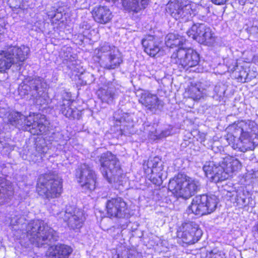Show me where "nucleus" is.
I'll return each mask as SVG.
<instances>
[{
  "instance_id": "obj_1",
  "label": "nucleus",
  "mask_w": 258,
  "mask_h": 258,
  "mask_svg": "<svg viewBox=\"0 0 258 258\" xmlns=\"http://www.w3.org/2000/svg\"><path fill=\"white\" fill-rule=\"evenodd\" d=\"M226 140L234 149L245 152L254 149L253 140L258 137V124L252 120H241L226 128Z\"/></svg>"
},
{
  "instance_id": "obj_2",
  "label": "nucleus",
  "mask_w": 258,
  "mask_h": 258,
  "mask_svg": "<svg viewBox=\"0 0 258 258\" xmlns=\"http://www.w3.org/2000/svg\"><path fill=\"white\" fill-rule=\"evenodd\" d=\"M22 229H15L14 235L17 239H28L37 246H40L47 241L56 240V232L44 221L35 220L31 221L27 225H21Z\"/></svg>"
},
{
  "instance_id": "obj_3",
  "label": "nucleus",
  "mask_w": 258,
  "mask_h": 258,
  "mask_svg": "<svg viewBox=\"0 0 258 258\" xmlns=\"http://www.w3.org/2000/svg\"><path fill=\"white\" fill-rule=\"evenodd\" d=\"M200 186L198 180L181 174L170 180L168 189L175 197L187 199L197 192Z\"/></svg>"
},
{
  "instance_id": "obj_4",
  "label": "nucleus",
  "mask_w": 258,
  "mask_h": 258,
  "mask_svg": "<svg viewBox=\"0 0 258 258\" xmlns=\"http://www.w3.org/2000/svg\"><path fill=\"white\" fill-rule=\"evenodd\" d=\"M171 61L176 66L179 71H187L199 65L200 56L192 48L180 47L171 54Z\"/></svg>"
},
{
  "instance_id": "obj_5",
  "label": "nucleus",
  "mask_w": 258,
  "mask_h": 258,
  "mask_svg": "<svg viewBox=\"0 0 258 258\" xmlns=\"http://www.w3.org/2000/svg\"><path fill=\"white\" fill-rule=\"evenodd\" d=\"M61 178L54 174H45L40 176L36 189L40 196L47 199L57 198L62 191Z\"/></svg>"
},
{
  "instance_id": "obj_6",
  "label": "nucleus",
  "mask_w": 258,
  "mask_h": 258,
  "mask_svg": "<svg viewBox=\"0 0 258 258\" xmlns=\"http://www.w3.org/2000/svg\"><path fill=\"white\" fill-rule=\"evenodd\" d=\"M27 59L26 53L20 47L7 45L0 50V73H5L15 63L23 64Z\"/></svg>"
},
{
  "instance_id": "obj_7",
  "label": "nucleus",
  "mask_w": 258,
  "mask_h": 258,
  "mask_svg": "<svg viewBox=\"0 0 258 258\" xmlns=\"http://www.w3.org/2000/svg\"><path fill=\"white\" fill-rule=\"evenodd\" d=\"M99 160L100 171L103 177L110 183L117 181L122 174V170L116 156L107 152L101 155Z\"/></svg>"
},
{
  "instance_id": "obj_8",
  "label": "nucleus",
  "mask_w": 258,
  "mask_h": 258,
  "mask_svg": "<svg viewBox=\"0 0 258 258\" xmlns=\"http://www.w3.org/2000/svg\"><path fill=\"white\" fill-rule=\"evenodd\" d=\"M217 203L218 199L215 195L196 196L189 206L188 212L199 216L210 214L215 210Z\"/></svg>"
},
{
  "instance_id": "obj_9",
  "label": "nucleus",
  "mask_w": 258,
  "mask_h": 258,
  "mask_svg": "<svg viewBox=\"0 0 258 258\" xmlns=\"http://www.w3.org/2000/svg\"><path fill=\"white\" fill-rule=\"evenodd\" d=\"M17 119L12 121L10 118V122L13 125L17 126L20 123L22 119H24V124L28 126H32L30 129V132L33 134H42L48 130V122L45 119L43 114H29L28 116L24 118L22 114H17Z\"/></svg>"
},
{
  "instance_id": "obj_10",
  "label": "nucleus",
  "mask_w": 258,
  "mask_h": 258,
  "mask_svg": "<svg viewBox=\"0 0 258 258\" xmlns=\"http://www.w3.org/2000/svg\"><path fill=\"white\" fill-rule=\"evenodd\" d=\"M106 214L110 218L127 220L131 210L127 203L121 198H112L106 204Z\"/></svg>"
},
{
  "instance_id": "obj_11",
  "label": "nucleus",
  "mask_w": 258,
  "mask_h": 258,
  "mask_svg": "<svg viewBox=\"0 0 258 258\" xmlns=\"http://www.w3.org/2000/svg\"><path fill=\"white\" fill-rule=\"evenodd\" d=\"M166 10L176 20L188 18L194 15L195 10L191 2L182 0L170 1L167 4Z\"/></svg>"
},
{
  "instance_id": "obj_12",
  "label": "nucleus",
  "mask_w": 258,
  "mask_h": 258,
  "mask_svg": "<svg viewBox=\"0 0 258 258\" xmlns=\"http://www.w3.org/2000/svg\"><path fill=\"white\" fill-rule=\"evenodd\" d=\"M76 177L77 182L82 189L86 191L95 189L96 184V175L88 165L84 164L76 171Z\"/></svg>"
},
{
  "instance_id": "obj_13",
  "label": "nucleus",
  "mask_w": 258,
  "mask_h": 258,
  "mask_svg": "<svg viewBox=\"0 0 258 258\" xmlns=\"http://www.w3.org/2000/svg\"><path fill=\"white\" fill-rule=\"evenodd\" d=\"M104 53H107L108 55L109 63L105 66V69L107 70L117 68L123 62L120 53L114 46H103L100 47L97 51V58L101 59Z\"/></svg>"
},
{
  "instance_id": "obj_14",
  "label": "nucleus",
  "mask_w": 258,
  "mask_h": 258,
  "mask_svg": "<svg viewBox=\"0 0 258 258\" xmlns=\"http://www.w3.org/2000/svg\"><path fill=\"white\" fill-rule=\"evenodd\" d=\"M143 167L145 173L153 183L160 184L162 182L163 168L158 158L149 159Z\"/></svg>"
},
{
  "instance_id": "obj_15",
  "label": "nucleus",
  "mask_w": 258,
  "mask_h": 258,
  "mask_svg": "<svg viewBox=\"0 0 258 258\" xmlns=\"http://www.w3.org/2000/svg\"><path fill=\"white\" fill-rule=\"evenodd\" d=\"M90 13L93 20L99 25H104L111 23L114 17L109 7L105 5L95 6Z\"/></svg>"
},
{
  "instance_id": "obj_16",
  "label": "nucleus",
  "mask_w": 258,
  "mask_h": 258,
  "mask_svg": "<svg viewBox=\"0 0 258 258\" xmlns=\"http://www.w3.org/2000/svg\"><path fill=\"white\" fill-rule=\"evenodd\" d=\"M222 168L220 177H216L217 180H225L239 171L241 167V164L236 158L232 156H226L220 161Z\"/></svg>"
},
{
  "instance_id": "obj_17",
  "label": "nucleus",
  "mask_w": 258,
  "mask_h": 258,
  "mask_svg": "<svg viewBox=\"0 0 258 258\" xmlns=\"http://www.w3.org/2000/svg\"><path fill=\"white\" fill-rule=\"evenodd\" d=\"M187 34L199 43L205 45L210 43L213 38V33L210 28L202 24L193 25L187 31Z\"/></svg>"
},
{
  "instance_id": "obj_18",
  "label": "nucleus",
  "mask_w": 258,
  "mask_h": 258,
  "mask_svg": "<svg viewBox=\"0 0 258 258\" xmlns=\"http://www.w3.org/2000/svg\"><path fill=\"white\" fill-rule=\"evenodd\" d=\"M138 101L143 106L151 111H156L164 105L157 94L152 93L149 90H144L140 94Z\"/></svg>"
},
{
  "instance_id": "obj_19",
  "label": "nucleus",
  "mask_w": 258,
  "mask_h": 258,
  "mask_svg": "<svg viewBox=\"0 0 258 258\" xmlns=\"http://www.w3.org/2000/svg\"><path fill=\"white\" fill-rule=\"evenodd\" d=\"M181 237L183 242L193 244L197 242L202 235V231L195 222L186 223L183 225Z\"/></svg>"
},
{
  "instance_id": "obj_20",
  "label": "nucleus",
  "mask_w": 258,
  "mask_h": 258,
  "mask_svg": "<svg viewBox=\"0 0 258 258\" xmlns=\"http://www.w3.org/2000/svg\"><path fill=\"white\" fill-rule=\"evenodd\" d=\"M64 214L65 220H68L69 227L72 229H80L86 220L84 211L78 208H74L72 211L68 209L65 212H60V214Z\"/></svg>"
},
{
  "instance_id": "obj_21",
  "label": "nucleus",
  "mask_w": 258,
  "mask_h": 258,
  "mask_svg": "<svg viewBox=\"0 0 258 258\" xmlns=\"http://www.w3.org/2000/svg\"><path fill=\"white\" fill-rule=\"evenodd\" d=\"M144 52L149 56L155 57L163 51L158 39L154 35H147L141 40Z\"/></svg>"
},
{
  "instance_id": "obj_22",
  "label": "nucleus",
  "mask_w": 258,
  "mask_h": 258,
  "mask_svg": "<svg viewBox=\"0 0 258 258\" xmlns=\"http://www.w3.org/2000/svg\"><path fill=\"white\" fill-rule=\"evenodd\" d=\"M146 126L145 130L148 133L149 138L153 140L166 137L171 134V127L170 125L167 128H163L161 125L156 123Z\"/></svg>"
},
{
  "instance_id": "obj_23",
  "label": "nucleus",
  "mask_w": 258,
  "mask_h": 258,
  "mask_svg": "<svg viewBox=\"0 0 258 258\" xmlns=\"http://www.w3.org/2000/svg\"><path fill=\"white\" fill-rule=\"evenodd\" d=\"M203 168L206 176L211 178L212 181L218 182L222 181L216 179V177H220L221 174L222 168L220 166V162L218 163L213 161L207 162Z\"/></svg>"
},
{
  "instance_id": "obj_24",
  "label": "nucleus",
  "mask_w": 258,
  "mask_h": 258,
  "mask_svg": "<svg viewBox=\"0 0 258 258\" xmlns=\"http://www.w3.org/2000/svg\"><path fill=\"white\" fill-rule=\"evenodd\" d=\"M72 251L70 246L63 244H58L49 248L48 257V258H68Z\"/></svg>"
},
{
  "instance_id": "obj_25",
  "label": "nucleus",
  "mask_w": 258,
  "mask_h": 258,
  "mask_svg": "<svg viewBox=\"0 0 258 258\" xmlns=\"http://www.w3.org/2000/svg\"><path fill=\"white\" fill-rule=\"evenodd\" d=\"M150 0H123V8L129 12L137 13L146 8Z\"/></svg>"
},
{
  "instance_id": "obj_26",
  "label": "nucleus",
  "mask_w": 258,
  "mask_h": 258,
  "mask_svg": "<svg viewBox=\"0 0 258 258\" xmlns=\"http://www.w3.org/2000/svg\"><path fill=\"white\" fill-rule=\"evenodd\" d=\"M13 194L14 189L11 183L4 178H0V204L8 203Z\"/></svg>"
},
{
  "instance_id": "obj_27",
  "label": "nucleus",
  "mask_w": 258,
  "mask_h": 258,
  "mask_svg": "<svg viewBox=\"0 0 258 258\" xmlns=\"http://www.w3.org/2000/svg\"><path fill=\"white\" fill-rule=\"evenodd\" d=\"M186 43V39L178 34L170 33L167 35L166 45L170 48L178 46L183 47Z\"/></svg>"
},
{
  "instance_id": "obj_28",
  "label": "nucleus",
  "mask_w": 258,
  "mask_h": 258,
  "mask_svg": "<svg viewBox=\"0 0 258 258\" xmlns=\"http://www.w3.org/2000/svg\"><path fill=\"white\" fill-rule=\"evenodd\" d=\"M184 98L199 100L203 97L202 91L196 84H190L185 89L183 93Z\"/></svg>"
},
{
  "instance_id": "obj_29",
  "label": "nucleus",
  "mask_w": 258,
  "mask_h": 258,
  "mask_svg": "<svg viewBox=\"0 0 258 258\" xmlns=\"http://www.w3.org/2000/svg\"><path fill=\"white\" fill-rule=\"evenodd\" d=\"M97 95L102 103L107 104L112 103L116 97L115 92L102 88H100L98 90Z\"/></svg>"
},
{
  "instance_id": "obj_30",
  "label": "nucleus",
  "mask_w": 258,
  "mask_h": 258,
  "mask_svg": "<svg viewBox=\"0 0 258 258\" xmlns=\"http://www.w3.org/2000/svg\"><path fill=\"white\" fill-rule=\"evenodd\" d=\"M122 258H142L141 253L135 250H128Z\"/></svg>"
},
{
  "instance_id": "obj_31",
  "label": "nucleus",
  "mask_w": 258,
  "mask_h": 258,
  "mask_svg": "<svg viewBox=\"0 0 258 258\" xmlns=\"http://www.w3.org/2000/svg\"><path fill=\"white\" fill-rule=\"evenodd\" d=\"M225 254L222 252H219L215 253L212 255V258H225Z\"/></svg>"
},
{
  "instance_id": "obj_32",
  "label": "nucleus",
  "mask_w": 258,
  "mask_h": 258,
  "mask_svg": "<svg viewBox=\"0 0 258 258\" xmlns=\"http://www.w3.org/2000/svg\"><path fill=\"white\" fill-rule=\"evenodd\" d=\"M227 0H211V1L216 5H223Z\"/></svg>"
},
{
  "instance_id": "obj_33",
  "label": "nucleus",
  "mask_w": 258,
  "mask_h": 258,
  "mask_svg": "<svg viewBox=\"0 0 258 258\" xmlns=\"http://www.w3.org/2000/svg\"><path fill=\"white\" fill-rule=\"evenodd\" d=\"M75 111L73 110V109H72L71 108H69L67 110V112L66 113H74Z\"/></svg>"
},
{
  "instance_id": "obj_34",
  "label": "nucleus",
  "mask_w": 258,
  "mask_h": 258,
  "mask_svg": "<svg viewBox=\"0 0 258 258\" xmlns=\"http://www.w3.org/2000/svg\"><path fill=\"white\" fill-rule=\"evenodd\" d=\"M51 213H52L53 215H58V213H55V211H54V209H52Z\"/></svg>"
},
{
  "instance_id": "obj_35",
  "label": "nucleus",
  "mask_w": 258,
  "mask_h": 258,
  "mask_svg": "<svg viewBox=\"0 0 258 258\" xmlns=\"http://www.w3.org/2000/svg\"><path fill=\"white\" fill-rule=\"evenodd\" d=\"M4 29V26L0 24V34H1V31Z\"/></svg>"
},
{
  "instance_id": "obj_36",
  "label": "nucleus",
  "mask_w": 258,
  "mask_h": 258,
  "mask_svg": "<svg viewBox=\"0 0 258 258\" xmlns=\"http://www.w3.org/2000/svg\"><path fill=\"white\" fill-rule=\"evenodd\" d=\"M54 208H56V206H54ZM57 208H58V207H57Z\"/></svg>"
},
{
  "instance_id": "obj_37",
  "label": "nucleus",
  "mask_w": 258,
  "mask_h": 258,
  "mask_svg": "<svg viewBox=\"0 0 258 258\" xmlns=\"http://www.w3.org/2000/svg\"><path fill=\"white\" fill-rule=\"evenodd\" d=\"M15 113H19V112H18V111H17V112H16Z\"/></svg>"
}]
</instances>
